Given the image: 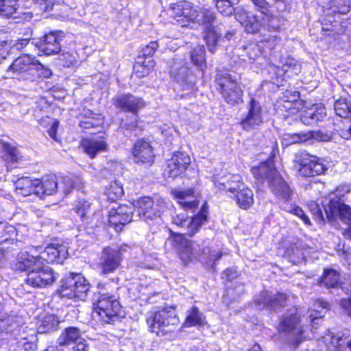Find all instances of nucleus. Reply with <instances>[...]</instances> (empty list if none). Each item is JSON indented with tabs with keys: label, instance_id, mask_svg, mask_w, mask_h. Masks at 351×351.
<instances>
[{
	"label": "nucleus",
	"instance_id": "5",
	"mask_svg": "<svg viewBox=\"0 0 351 351\" xmlns=\"http://www.w3.org/2000/svg\"><path fill=\"white\" fill-rule=\"evenodd\" d=\"M252 172L258 181L267 180L271 192L278 198L285 201L284 203H287L291 199L293 190L274 167L271 161L263 162L259 166L253 167Z\"/></svg>",
	"mask_w": 351,
	"mask_h": 351
},
{
	"label": "nucleus",
	"instance_id": "32",
	"mask_svg": "<svg viewBox=\"0 0 351 351\" xmlns=\"http://www.w3.org/2000/svg\"><path fill=\"white\" fill-rule=\"evenodd\" d=\"M75 212L80 216L82 221L88 219V215L90 210V203L82 199L77 202L74 208ZM88 224L92 227L98 226L101 223V214L100 213H94L90 221H87Z\"/></svg>",
	"mask_w": 351,
	"mask_h": 351
},
{
	"label": "nucleus",
	"instance_id": "28",
	"mask_svg": "<svg viewBox=\"0 0 351 351\" xmlns=\"http://www.w3.org/2000/svg\"><path fill=\"white\" fill-rule=\"evenodd\" d=\"M16 236V228L3 221V223L0 226V238L1 239L0 250L2 251L3 254L9 253L10 250H15V247L17 245V243L14 242Z\"/></svg>",
	"mask_w": 351,
	"mask_h": 351
},
{
	"label": "nucleus",
	"instance_id": "57",
	"mask_svg": "<svg viewBox=\"0 0 351 351\" xmlns=\"http://www.w3.org/2000/svg\"><path fill=\"white\" fill-rule=\"evenodd\" d=\"M34 72H36L39 77L44 78H49L52 75L51 71L45 65L42 64L36 59L34 66Z\"/></svg>",
	"mask_w": 351,
	"mask_h": 351
},
{
	"label": "nucleus",
	"instance_id": "34",
	"mask_svg": "<svg viewBox=\"0 0 351 351\" xmlns=\"http://www.w3.org/2000/svg\"><path fill=\"white\" fill-rule=\"evenodd\" d=\"M326 117V108L323 106H319L304 111L300 116V120L304 125H310L322 121Z\"/></svg>",
	"mask_w": 351,
	"mask_h": 351
},
{
	"label": "nucleus",
	"instance_id": "38",
	"mask_svg": "<svg viewBox=\"0 0 351 351\" xmlns=\"http://www.w3.org/2000/svg\"><path fill=\"white\" fill-rule=\"evenodd\" d=\"M329 308V304L321 299H317L313 306V309L309 315V319L311 322V327L316 328L319 322L322 321L323 317L322 313L324 311H327Z\"/></svg>",
	"mask_w": 351,
	"mask_h": 351
},
{
	"label": "nucleus",
	"instance_id": "11",
	"mask_svg": "<svg viewBox=\"0 0 351 351\" xmlns=\"http://www.w3.org/2000/svg\"><path fill=\"white\" fill-rule=\"evenodd\" d=\"M215 81L218 90L226 103L235 106L242 101L243 90L235 77L228 73H217Z\"/></svg>",
	"mask_w": 351,
	"mask_h": 351
},
{
	"label": "nucleus",
	"instance_id": "9",
	"mask_svg": "<svg viewBox=\"0 0 351 351\" xmlns=\"http://www.w3.org/2000/svg\"><path fill=\"white\" fill-rule=\"evenodd\" d=\"M89 289V282L81 274L70 273L62 279L60 293L63 298L84 300Z\"/></svg>",
	"mask_w": 351,
	"mask_h": 351
},
{
	"label": "nucleus",
	"instance_id": "2",
	"mask_svg": "<svg viewBox=\"0 0 351 351\" xmlns=\"http://www.w3.org/2000/svg\"><path fill=\"white\" fill-rule=\"evenodd\" d=\"M165 208V204L161 199L155 200L149 197H143L134 201L133 206L120 205L112 208L109 212L108 221L117 231H121L122 227L132 220L135 211L140 219L145 221L160 217Z\"/></svg>",
	"mask_w": 351,
	"mask_h": 351
},
{
	"label": "nucleus",
	"instance_id": "59",
	"mask_svg": "<svg viewBox=\"0 0 351 351\" xmlns=\"http://www.w3.org/2000/svg\"><path fill=\"white\" fill-rule=\"evenodd\" d=\"M60 60L65 67H69L77 62L76 56L68 52L62 53Z\"/></svg>",
	"mask_w": 351,
	"mask_h": 351
},
{
	"label": "nucleus",
	"instance_id": "24",
	"mask_svg": "<svg viewBox=\"0 0 351 351\" xmlns=\"http://www.w3.org/2000/svg\"><path fill=\"white\" fill-rule=\"evenodd\" d=\"M26 330L27 327L19 326L14 316L4 313H0V335L3 339L8 340L12 337H16Z\"/></svg>",
	"mask_w": 351,
	"mask_h": 351
},
{
	"label": "nucleus",
	"instance_id": "53",
	"mask_svg": "<svg viewBox=\"0 0 351 351\" xmlns=\"http://www.w3.org/2000/svg\"><path fill=\"white\" fill-rule=\"evenodd\" d=\"M332 4L333 12L346 14L350 10L351 0H334Z\"/></svg>",
	"mask_w": 351,
	"mask_h": 351
},
{
	"label": "nucleus",
	"instance_id": "44",
	"mask_svg": "<svg viewBox=\"0 0 351 351\" xmlns=\"http://www.w3.org/2000/svg\"><path fill=\"white\" fill-rule=\"evenodd\" d=\"M334 109L336 114L341 119H347L351 114V107L346 98L341 97L335 102Z\"/></svg>",
	"mask_w": 351,
	"mask_h": 351
},
{
	"label": "nucleus",
	"instance_id": "35",
	"mask_svg": "<svg viewBox=\"0 0 351 351\" xmlns=\"http://www.w3.org/2000/svg\"><path fill=\"white\" fill-rule=\"evenodd\" d=\"M81 145L84 152L92 158L107 148V144L103 140L84 138L82 141Z\"/></svg>",
	"mask_w": 351,
	"mask_h": 351
},
{
	"label": "nucleus",
	"instance_id": "1",
	"mask_svg": "<svg viewBox=\"0 0 351 351\" xmlns=\"http://www.w3.org/2000/svg\"><path fill=\"white\" fill-rule=\"evenodd\" d=\"M235 19L247 33L261 34V42L267 43L269 49H274L280 43L281 38L278 35L281 29L280 19L271 12L259 11V14H253L243 7H238Z\"/></svg>",
	"mask_w": 351,
	"mask_h": 351
},
{
	"label": "nucleus",
	"instance_id": "16",
	"mask_svg": "<svg viewBox=\"0 0 351 351\" xmlns=\"http://www.w3.org/2000/svg\"><path fill=\"white\" fill-rule=\"evenodd\" d=\"M58 278V274L49 267L43 265L32 269L27 275L25 283L32 287L43 288L51 285Z\"/></svg>",
	"mask_w": 351,
	"mask_h": 351
},
{
	"label": "nucleus",
	"instance_id": "22",
	"mask_svg": "<svg viewBox=\"0 0 351 351\" xmlns=\"http://www.w3.org/2000/svg\"><path fill=\"white\" fill-rule=\"evenodd\" d=\"M263 123L262 107L259 102L251 99L246 116L240 121L243 130H250Z\"/></svg>",
	"mask_w": 351,
	"mask_h": 351
},
{
	"label": "nucleus",
	"instance_id": "42",
	"mask_svg": "<svg viewBox=\"0 0 351 351\" xmlns=\"http://www.w3.org/2000/svg\"><path fill=\"white\" fill-rule=\"evenodd\" d=\"M204 38L206 43L208 51L213 53L215 51L216 46L221 40V37L217 34L216 27L204 30Z\"/></svg>",
	"mask_w": 351,
	"mask_h": 351
},
{
	"label": "nucleus",
	"instance_id": "23",
	"mask_svg": "<svg viewBox=\"0 0 351 351\" xmlns=\"http://www.w3.org/2000/svg\"><path fill=\"white\" fill-rule=\"evenodd\" d=\"M64 37L62 31H52L46 34L38 45L40 51L50 56L59 53L61 49L60 42Z\"/></svg>",
	"mask_w": 351,
	"mask_h": 351
},
{
	"label": "nucleus",
	"instance_id": "7",
	"mask_svg": "<svg viewBox=\"0 0 351 351\" xmlns=\"http://www.w3.org/2000/svg\"><path fill=\"white\" fill-rule=\"evenodd\" d=\"M293 162L295 171L302 178L321 175L328 169L322 159L305 151L296 153Z\"/></svg>",
	"mask_w": 351,
	"mask_h": 351
},
{
	"label": "nucleus",
	"instance_id": "39",
	"mask_svg": "<svg viewBox=\"0 0 351 351\" xmlns=\"http://www.w3.org/2000/svg\"><path fill=\"white\" fill-rule=\"evenodd\" d=\"M193 193L191 189L185 191H176L173 192V195L182 208L185 210H193L196 208L199 204L197 201L192 199L193 198Z\"/></svg>",
	"mask_w": 351,
	"mask_h": 351
},
{
	"label": "nucleus",
	"instance_id": "21",
	"mask_svg": "<svg viewBox=\"0 0 351 351\" xmlns=\"http://www.w3.org/2000/svg\"><path fill=\"white\" fill-rule=\"evenodd\" d=\"M287 300V296L283 293H272L268 291H263L255 300L257 308L261 310L266 308L276 310L283 307Z\"/></svg>",
	"mask_w": 351,
	"mask_h": 351
},
{
	"label": "nucleus",
	"instance_id": "46",
	"mask_svg": "<svg viewBox=\"0 0 351 351\" xmlns=\"http://www.w3.org/2000/svg\"><path fill=\"white\" fill-rule=\"evenodd\" d=\"M335 130L344 139H351V120L347 119H340L337 123L335 124Z\"/></svg>",
	"mask_w": 351,
	"mask_h": 351
},
{
	"label": "nucleus",
	"instance_id": "19",
	"mask_svg": "<svg viewBox=\"0 0 351 351\" xmlns=\"http://www.w3.org/2000/svg\"><path fill=\"white\" fill-rule=\"evenodd\" d=\"M190 164L191 158L188 154L183 152L174 153L172 157L167 161L164 176L173 179L183 173Z\"/></svg>",
	"mask_w": 351,
	"mask_h": 351
},
{
	"label": "nucleus",
	"instance_id": "20",
	"mask_svg": "<svg viewBox=\"0 0 351 351\" xmlns=\"http://www.w3.org/2000/svg\"><path fill=\"white\" fill-rule=\"evenodd\" d=\"M35 62V57L27 54L21 55L13 61L8 71L12 72L24 80H31L34 76Z\"/></svg>",
	"mask_w": 351,
	"mask_h": 351
},
{
	"label": "nucleus",
	"instance_id": "64",
	"mask_svg": "<svg viewBox=\"0 0 351 351\" xmlns=\"http://www.w3.org/2000/svg\"><path fill=\"white\" fill-rule=\"evenodd\" d=\"M99 120L98 119L93 118L90 119H82L80 121L79 125L82 128L90 129L99 125Z\"/></svg>",
	"mask_w": 351,
	"mask_h": 351
},
{
	"label": "nucleus",
	"instance_id": "45",
	"mask_svg": "<svg viewBox=\"0 0 351 351\" xmlns=\"http://www.w3.org/2000/svg\"><path fill=\"white\" fill-rule=\"evenodd\" d=\"M18 0H0V14L2 16L10 17L16 13Z\"/></svg>",
	"mask_w": 351,
	"mask_h": 351
},
{
	"label": "nucleus",
	"instance_id": "33",
	"mask_svg": "<svg viewBox=\"0 0 351 351\" xmlns=\"http://www.w3.org/2000/svg\"><path fill=\"white\" fill-rule=\"evenodd\" d=\"M206 324V317L196 306H193L186 311V318L183 324L185 327H199Z\"/></svg>",
	"mask_w": 351,
	"mask_h": 351
},
{
	"label": "nucleus",
	"instance_id": "14",
	"mask_svg": "<svg viewBox=\"0 0 351 351\" xmlns=\"http://www.w3.org/2000/svg\"><path fill=\"white\" fill-rule=\"evenodd\" d=\"M58 351H77L80 344H86L81 337L80 330L76 327L65 328L56 340Z\"/></svg>",
	"mask_w": 351,
	"mask_h": 351
},
{
	"label": "nucleus",
	"instance_id": "58",
	"mask_svg": "<svg viewBox=\"0 0 351 351\" xmlns=\"http://www.w3.org/2000/svg\"><path fill=\"white\" fill-rule=\"evenodd\" d=\"M237 271L234 269H227L223 271L222 274V279L225 280L228 282L226 285H232L234 284L233 281L235 280H241L240 279H237Z\"/></svg>",
	"mask_w": 351,
	"mask_h": 351
},
{
	"label": "nucleus",
	"instance_id": "17",
	"mask_svg": "<svg viewBox=\"0 0 351 351\" xmlns=\"http://www.w3.org/2000/svg\"><path fill=\"white\" fill-rule=\"evenodd\" d=\"M36 248L41 266L45 263H62L68 254L66 247L60 243H51L47 246L44 250L41 246H37Z\"/></svg>",
	"mask_w": 351,
	"mask_h": 351
},
{
	"label": "nucleus",
	"instance_id": "51",
	"mask_svg": "<svg viewBox=\"0 0 351 351\" xmlns=\"http://www.w3.org/2000/svg\"><path fill=\"white\" fill-rule=\"evenodd\" d=\"M106 195L108 199L112 202L116 201L123 195L122 186L116 181L111 182L106 190Z\"/></svg>",
	"mask_w": 351,
	"mask_h": 351
},
{
	"label": "nucleus",
	"instance_id": "60",
	"mask_svg": "<svg viewBox=\"0 0 351 351\" xmlns=\"http://www.w3.org/2000/svg\"><path fill=\"white\" fill-rule=\"evenodd\" d=\"M35 3L40 6V9L49 12L53 9V5L61 0H33Z\"/></svg>",
	"mask_w": 351,
	"mask_h": 351
},
{
	"label": "nucleus",
	"instance_id": "6",
	"mask_svg": "<svg viewBox=\"0 0 351 351\" xmlns=\"http://www.w3.org/2000/svg\"><path fill=\"white\" fill-rule=\"evenodd\" d=\"M146 322L149 330L162 335L173 332L180 322L176 310L173 307H165L158 311L149 312Z\"/></svg>",
	"mask_w": 351,
	"mask_h": 351
},
{
	"label": "nucleus",
	"instance_id": "26",
	"mask_svg": "<svg viewBox=\"0 0 351 351\" xmlns=\"http://www.w3.org/2000/svg\"><path fill=\"white\" fill-rule=\"evenodd\" d=\"M132 154L136 163L151 165L154 162L153 148L150 143L144 139L138 140L134 143Z\"/></svg>",
	"mask_w": 351,
	"mask_h": 351
},
{
	"label": "nucleus",
	"instance_id": "3",
	"mask_svg": "<svg viewBox=\"0 0 351 351\" xmlns=\"http://www.w3.org/2000/svg\"><path fill=\"white\" fill-rule=\"evenodd\" d=\"M173 245L184 263L195 261H205L213 267L215 261L221 257L219 250L215 248L208 239L202 241L200 244L187 239L182 234H176Z\"/></svg>",
	"mask_w": 351,
	"mask_h": 351
},
{
	"label": "nucleus",
	"instance_id": "41",
	"mask_svg": "<svg viewBox=\"0 0 351 351\" xmlns=\"http://www.w3.org/2000/svg\"><path fill=\"white\" fill-rule=\"evenodd\" d=\"M319 282L327 289L337 288L340 285V275L334 269H325Z\"/></svg>",
	"mask_w": 351,
	"mask_h": 351
},
{
	"label": "nucleus",
	"instance_id": "18",
	"mask_svg": "<svg viewBox=\"0 0 351 351\" xmlns=\"http://www.w3.org/2000/svg\"><path fill=\"white\" fill-rule=\"evenodd\" d=\"M121 261L120 252L109 246L104 247L98 263L101 274L114 273L120 267Z\"/></svg>",
	"mask_w": 351,
	"mask_h": 351
},
{
	"label": "nucleus",
	"instance_id": "56",
	"mask_svg": "<svg viewBox=\"0 0 351 351\" xmlns=\"http://www.w3.org/2000/svg\"><path fill=\"white\" fill-rule=\"evenodd\" d=\"M145 64V62H143ZM154 67L152 61H149L147 64H137L134 66V70L138 77H143L149 74L151 68Z\"/></svg>",
	"mask_w": 351,
	"mask_h": 351
},
{
	"label": "nucleus",
	"instance_id": "40",
	"mask_svg": "<svg viewBox=\"0 0 351 351\" xmlns=\"http://www.w3.org/2000/svg\"><path fill=\"white\" fill-rule=\"evenodd\" d=\"M238 206L242 209H247L254 204V193L252 191L244 186L234 195Z\"/></svg>",
	"mask_w": 351,
	"mask_h": 351
},
{
	"label": "nucleus",
	"instance_id": "54",
	"mask_svg": "<svg viewBox=\"0 0 351 351\" xmlns=\"http://www.w3.org/2000/svg\"><path fill=\"white\" fill-rule=\"evenodd\" d=\"M285 139L289 141L290 143H301L309 140L311 134H307V132H301L300 133H288L285 134Z\"/></svg>",
	"mask_w": 351,
	"mask_h": 351
},
{
	"label": "nucleus",
	"instance_id": "61",
	"mask_svg": "<svg viewBox=\"0 0 351 351\" xmlns=\"http://www.w3.org/2000/svg\"><path fill=\"white\" fill-rule=\"evenodd\" d=\"M157 41H152L141 50L142 56L144 57L152 56L158 47Z\"/></svg>",
	"mask_w": 351,
	"mask_h": 351
},
{
	"label": "nucleus",
	"instance_id": "29",
	"mask_svg": "<svg viewBox=\"0 0 351 351\" xmlns=\"http://www.w3.org/2000/svg\"><path fill=\"white\" fill-rule=\"evenodd\" d=\"M31 334L25 335L27 330L21 332V335H16V337H12L8 341L11 344V347H14L18 351H34L36 345L35 343L36 337L35 330L29 329Z\"/></svg>",
	"mask_w": 351,
	"mask_h": 351
},
{
	"label": "nucleus",
	"instance_id": "4",
	"mask_svg": "<svg viewBox=\"0 0 351 351\" xmlns=\"http://www.w3.org/2000/svg\"><path fill=\"white\" fill-rule=\"evenodd\" d=\"M172 10L173 16L178 25L182 27L187 26L188 22H193L203 27L204 30L215 27L217 21L215 12L208 8H195L186 1L174 4Z\"/></svg>",
	"mask_w": 351,
	"mask_h": 351
},
{
	"label": "nucleus",
	"instance_id": "63",
	"mask_svg": "<svg viewBox=\"0 0 351 351\" xmlns=\"http://www.w3.org/2000/svg\"><path fill=\"white\" fill-rule=\"evenodd\" d=\"M309 209L315 219H319L321 221H324V215L318 204L315 202L310 203Z\"/></svg>",
	"mask_w": 351,
	"mask_h": 351
},
{
	"label": "nucleus",
	"instance_id": "50",
	"mask_svg": "<svg viewBox=\"0 0 351 351\" xmlns=\"http://www.w3.org/2000/svg\"><path fill=\"white\" fill-rule=\"evenodd\" d=\"M218 11L224 16H230L236 10L232 5V3L230 0H213Z\"/></svg>",
	"mask_w": 351,
	"mask_h": 351
},
{
	"label": "nucleus",
	"instance_id": "13",
	"mask_svg": "<svg viewBox=\"0 0 351 351\" xmlns=\"http://www.w3.org/2000/svg\"><path fill=\"white\" fill-rule=\"evenodd\" d=\"M113 104L116 108L125 112H130L133 114L132 121L128 125V128L137 127V112L145 106L144 101L132 94H122L114 97L112 99Z\"/></svg>",
	"mask_w": 351,
	"mask_h": 351
},
{
	"label": "nucleus",
	"instance_id": "62",
	"mask_svg": "<svg viewBox=\"0 0 351 351\" xmlns=\"http://www.w3.org/2000/svg\"><path fill=\"white\" fill-rule=\"evenodd\" d=\"M10 49V43L6 40H0V63L9 55Z\"/></svg>",
	"mask_w": 351,
	"mask_h": 351
},
{
	"label": "nucleus",
	"instance_id": "36",
	"mask_svg": "<svg viewBox=\"0 0 351 351\" xmlns=\"http://www.w3.org/2000/svg\"><path fill=\"white\" fill-rule=\"evenodd\" d=\"M244 293V285L241 280L234 281L232 285H226V293L223 296V302L228 304L237 301Z\"/></svg>",
	"mask_w": 351,
	"mask_h": 351
},
{
	"label": "nucleus",
	"instance_id": "43",
	"mask_svg": "<svg viewBox=\"0 0 351 351\" xmlns=\"http://www.w3.org/2000/svg\"><path fill=\"white\" fill-rule=\"evenodd\" d=\"M244 186H245L240 181L239 176H234L232 180H228L223 183H219L218 186L220 190L229 191L234 195L237 193V191H239Z\"/></svg>",
	"mask_w": 351,
	"mask_h": 351
},
{
	"label": "nucleus",
	"instance_id": "52",
	"mask_svg": "<svg viewBox=\"0 0 351 351\" xmlns=\"http://www.w3.org/2000/svg\"><path fill=\"white\" fill-rule=\"evenodd\" d=\"M281 208L288 213H293L303 220L307 224H311V221L308 216L304 213L303 210L299 206L289 205L288 203H283L281 205Z\"/></svg>",
	"mask_w": 351,
	"mask_h": 351
},
{
	"label": "nucleus",
	"instance_id": "12",
	"mask_svg": "<svg viewBox=\"0 0 351 351\" xmlns=\"http://www.w3.org/2000/svg\"><path fill=\"white\" fill-rule=\"evenodd\" d=\"M206 222H207V210L204 208H202L200 213L192 218H189L184 212L171 217L172 224L182 230L181 234L183 236L186 234L193 237Z\"/></svg>",
	"mask_w": 351,
	"mask_h": 351
},
{
	"label": "nucleus",
	"instance_id": "55",
	"mask_svg": "<svg viewBox=\"0 0 351 351\" xmlns=\"http://www.w3.org/2000/svg\"><path fill=\"white\" fill-rule=\"evenodd\" d=\"M58 186H61V189H58V192L64 195H68L74 188L73 181L71 178L65 176L61 178L58 182Z\"/></svg>",
	"mask_w": 351,
	"mask_h": 351
},
{
	"label": "nucleus",
	"instance_id": "15",
	"mask_svg": "<svg viewBox=\"0 0 351 351\" xmlns=\"http://www.w3.org/2000/svg\"><path fill=\"white\" fill-rule=\"evenodd\" d=\"M40 259L37 255L35 246L29 245L23 249L17 255L12 267L14 270L19 271H30L35 267H40Z\"/></svg>",
	"mask_w": 351,
	"mask_h": 351
},
{
	"label": "nucleus",
	"instance_id": "27",
	"mask_svg": "<svg viewBox=\"0 0 351 351\" xmlns=\"http://www.w3.org/2000/svg\"><path fill=\"white\" fill-rule=\"evenodd\" d=\"M325 213L329 220L333 219L337 216L345 223H348L351 220L350 207L339 200H331L328 206L325 208Z\"/></svg>",
	"mask_w": 351,
	"mask_h": 351
},
{
	"label": "nucleus",
	"instance_id": "10",
	"mask_svg": "<svg viewBox=\"0 0 351 351\" xmlns=\"http://www.w3.org/2000/svg\"><path fill=\"white\" fill-rule=\"evenodd\" d=\"M278 330L289 336L295 344L306 338L305 330L300 324V316L295 308H290L280 318Z\"/></svg>",
	"mask_w": 351,
	"mask_h": 351
},
{
	"label": "nucleus",
	"instance_id": "47",
	"mask_svg": "<svg viewBox=\"0 0 351 351\" xmlns=\"http://www.w3.org/2000/svg\"><path fill=\"white\" fill-rule=\"evenodd\" d=\"M58 324L59 321L57 317L53 315H48L44 317L38 329L40 333L48 332L58 327Z\"/></svg>",
	"mask_w": 351,
	"mask_h": 351
},
{
	"label": "nucleus",
	"instance_id": "30",
	"mask_svg": "<svg viewBox=\"0 0 351 351\" xmlns=\"http://www.w3.org/2000/svg\"><path fill=\"white\" fill-rule=\"evenodd\" d=\"M36 184V195L43 198L45 195H51L58 192L61 186H58V181L55 175H47L41 180H35Z\"/></svg>",
	"mask_w": 351,
	"mask_h": 351
},
{
	"label": "nucleus",
	"instance_id": "48",
	"mask_svg": "<svg viewBox=\"0 0 351 351\" xmlns=\"http://www.w3.org/2000/svg\"><path fill=\"white\" fill-rule=\"evenodd\" d=\"M192 62L199 68L202 69L205 64V49L202 45H197L191 52Z\"/></svg>",
	"mask_w": 351,
	"mask_h": 351
},
{
	"label": "nucleus",
	"instance_id": "8",
	"mask_svg": "<svg viewBox=\"0 0 351 351\" xmlns=\"http://www.w3.org/2000/svg\"><path fill=\"white\" fill-rule=\"evenodd\" d=\"M94 303V317L107 324L114 322L121 310L119 301L115 295L108 293L99 292Z\"/></svg>",
	"mask_w": 351,
	"mask_h": 351
},
{
	"label": "nucleus",
	"instance_id": "31",
	"mask_svg": "<svg viewBox=\"0 0 351 351\" xmlns=\"http://www.w3.org/2000/svg\"><path fill=\"white\" fill-rule=\"evenodd\" d=\"M2 158L5 162L7 170L16 167L17 165L22 161L23 156L16 147L4 143L2 144Z\"/></svg>",
	"mask_w": 351,
	"mask_h": 351
},
{
	"label": "nucleus",
	"instance_id": "49",
	"mask_svg": "<svg viewBox=\"0 0 351 351\" xmlns=\"http://www.w3.org/2000/svg\"><path fill=\"white\" fill-rule=\"evenodd\" d=\"M261 55L262 50L261 49V47L257 43H254L243 46L242 53L241 54L242 56H247L250 60H254Z\"/></svg>",
	"mask_w": 351,
	"mask_h": 351
},
{
	"label": "nucleus",
	"instance_id": "25",
	"mask_svg": "<svg viewBox=\"0 0 351 351\" xmlns=\"http://www.w3.org/2000/svg\"><path fill=\"white\" fill-rule=\"evenodd\" d=\"M171 77L173 78L183 89L191 90L195 85V77L189 67L181 62H175L171 68Z\"/></svg>",
	"mask_w": 351,
	"mask_h": 351
},
{
	"label": "nucleus",
	"instance_id": "37",
	"mask_svg": "<svg viewBox=\"0 0 351 351\" xmlns=\"http://www.w3.org/2000/svg\"><path fill=\"white\" fill-rule=\"evenodd\" d=\"M14 184L18 194L23 196H28L32 193L36 195L37 187L35 180H32L28 177H23L19 178Z\"/></svg>",
	"mask_w": 351,
	"mask_h": 351
}]
</instances>
